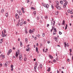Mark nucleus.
I'll return each instance as SVG.
<instances>
[{
    "label": "nucleus",
    "instance_id": "nucleus-7",
    "mask_svg": "<svg viewBox=\"0 0 73 73\" xmlns=\"http://www.w3.org/2000/svg\"><path fill=\"white\" fill-rule=\"evenodd\" d=\"M30 48L28 47V48H27V49L26 50V51H28V52H29L30 50Z\"/></svg>",
    "mask_w": 73,
    "mask_h": 73
},
{
    "label": "nucleus",
    "instance_id": "nucleus-11",
    "mask_svg": "<svg viewBox=\"0 0 73 73\" xmlns=\"http://www.w3.org/2000/svg\"><path fill=\"white\" fill-rule=\"evenodd\" d=\"M8 52L10 53H11V52H12V50L11 49H10L9 51H8Z\"/></svg>",
    "mask_w": 73,
    "mask_h": 73
},
{
    "label": "nucleus",
    "instance_id": "nucleus-34",
    "mask_svg": "<svg viewBox=\"0 0 73 73\" xmlns=\"http://www.w3.org/2000/svg\"><path fill=\"white\" fill-rule=\"evenodd\" d=\"M51 7L52 9H54V7H53V5H51Z\"/></svg>",
    "mask_w": 73,
    "mask_h": 73
},
{
    "label": "nucleus",
    "instance_id": "nucleus-31",
    "mask_svg": "<svg viewBox=\"0 0 73 73\" xmlns=\"http://www.w3.org/2000/svg\"><path fill=\"white\" fill-rule=\"evenodd\" d=\"M34 13L35 15H36V11H35L34 12Z\"/></svg>",
    "mask_w": 73,
    "mask_h": 73
},
{
    "label": "nucleus",
    "instance_id": "nucleus-35",
    "mask_svg": "<svg viewBox=\"0 0 73 73\" xmlns=\"http://www.w3.org/2000/svg\"><path fill=\"white\" fill-rule=\"evenodd\" d=\"M53 61L54 62H56V60L55 59H54L53 60Z\"/></svg>",
    "mask_w": 73,
    "mask_h": 73
},
{
    "label": "nucleus",
    "instance_id": "nucleus-53",
    "mask_svg": "<svg viewBox=\"0 0 73 73\" xmlns=\"http://www.w3.org/2000/svg\"><path fill=\"white\" fill-rule=\"evenodd\" d=\"M5 65L6 66H7V65H8V64H7V63H5Z\"/></svg>",
    "mask_w": 73,
    "mask_h": 73
},
{
    "label": "nucleus",
    "instance_id": "nucleus-61",
    "mask_svg": "<svg viewBox=\"0 0 73 73\" xmlns=\"http://www.w3.org/2000/svg\"><path fill=\"white\" fill-rule=\"evenodd\" d=\"M20 39L19 38L18 39V41H20Z\"/></svg>",
    "mask_w": 73,
    "mask_h": 73
},
{
    "label": "nucleus",
    "instance_id": "nucleus-28",
    "mask_svg": "<svg viewBox=\"0 0 73 73\" xmlns=\"http://www.w3.org/2000/svg\"><path fill=\"white\" fill-rule=\"evenodd\" d=\"M40 19V17H37V20H39V19Z\"/></svg>",
    "mask_w": 73,
    "mask_h": 73
},
{
    "label": "nucleus",
    "instance_id": "nucleus-8",
    "mask_svg": "<svg viewBox=\"0 0 73 73\" xmlns=\"http://www.w3.org/2000/svg\"><path fill=\"white\" fill-rule=\"evenodd\" d=\"M6 35L5 34H2L1 35V36L2 37H4Z\"/></svg>",
    "mask_w": 73,
    "mask_h": 73
},
{
    "label": "nucleus",
    "instance_id": "nucleus-62",
    "mask_svg": "<svg viewBox=\"0 0 73 73\" xmlns=\"http://www.w3.org/2000/svg\"><path fill=\"white\" fill-rule=\"evenodd\" d=\"M13 49L14 50H15V47H13Z\"/></svg>",
    "mask_w": 73,
    "mask_h": 73
},
{
    "label": "nucleus",
    "instance_id": "nucleus-55",
    "mask_svg": "<svg viewBox=\"0 0 73 73\" xmlns=\"http://www.w3.org/2000/svg\"><path fill=\"white\" fill-rule=\"evenodd\" d=\"M23 9H24V8L22 7L21 8V10H22V11H23Z\"/></svg>",
    "mask_w": 73,
    "mask_h": 73
},
{
    "label": "nucleus",
    "instance_id": "nucleus-39",
    "mask_svg": "<svg viewBox=\"0 0 73 73\" xmlns=\"http://www.w3.org/2000/svg\"><path fill=\"white\" fill-rule=\"evenodd\" d=\"M18 14H16L15 15V17H17V15H18Z\"/></svg>",
    "mask_w": 73,
    "mask_h": 73
},
{
    "label": "nucleus",
    "instance_id": "nucleus-32",
    "mask_svg": "<svg viewBox=\"0 0 73 73\" xmlns=\"http://www.w3.org/2000/svg\"><path fill=\"white\" fill-rule=\"evenodd\" d=\"M56 31H54L53 33V35H56Z\"/></svg>",
    "mask_w": 73,
    "mask_h": 73
},
{
    "label": "nucleus",
    "instance_id": "nucleus-57",
    "mask_svg": "<svg viewBox=\"0 0 73 73\" xmlns=\"http://www.w3.org/2000/svg\"><path fill=\"white\" fill-rule=\"evenodd\" d=\"M67 47H69V44L68 43H67Z\"/></svg>",
    "mask_w": 73,
    "mask_h": 73
},
{
    "label": "nucleus",
    "instance_id": "nucleus-56",
    "mask_svg": "<svg viewBox=\"0 0 73 73\" xmlns=\"http://www.w3.org/2000/svg\"><path fill=\"white\" fill-rule=\"evenodd\" d=\"M47 43L48 44H49V43H50V41H47Z\"/></svg>",
    "mask_w": 73,
    "mask_h": 73
},
{
    "label": "nucleus",
    "instance_id": "nucleus-17",
    "mask_svg": "<svg viewBox=\"0 0 73 73\" xmlns=\"http://www.w3.org/2000/svg\"><path fill=\"white\" fill-rule=\"evenodd\" d=\"M29 33H33V31L31 30H30L29 31Z\"/></svg>",
    "mask_w": 73,
    "mask_h": 73
},
{
    "label": "nucleus",
    "instance_id": "nucleus-15",
    "mask_svg": "<svg viewBox=\"0 0 73 73\" xmlns=\"http://www.w3.org/2000/svg\"><path fill=\"white\" fill-rule=\"evenodd\" d=\"M50 58H53V56L52 55H49V56Z\"/></svg>",
    "mask_w": 73,
    "mask_h": 73
},
{
    "label": "nucleus",
    "instance_id": "nucleus-22",
    "mask_svg": "<svg viewBox=\"0 0 73 73\" xmlns=\"http://www.w3.org/2000/svg\"><path fill=\"white\" fill-rule=\"evenodd\" d=\"M20 26H21L23 25V23L22 22L20 24Z\"/></svg>",
    "mask_w": 73,
    "mask_h": 73
},
{
    "label": "nucleus",
    "instance_id": "nucleus-59",
    "mask_svg": "<svg viewBox=\"0 0 73 73\" xmlns=\"http://www.w3.org/2000/svg\"><path fill=\"white\" fill-rule=\"evenodd\" d=\"M70 13L71 14H72V13H73V12H72V11H70Z\"/></svg>",
    "mask_w": 73,
    "mask_h": 73
},
{
    "label": "nucleus",
    "instance_id": "nucleus-44",
    "mask_svg": "<svg viewBox=\"0 0 73 73\" xmlns=\"http://www.w3.org/2000/svg\"><path fill=\"white\" fill-rule=\"evenodd\" d=\"M26 21H25L23 22V24H26Z\"/></svg>",
    "mask_w": 73,
    "mask_h": 73
},
{
    "label": "nucleus",
    "instance_id": "nucleus-43",
    "mask_svg": "<svg viewBox=\"0 0 73 73\" xmlns=\"http://www.w3.org/2000/svg\"><path fill=\"white\" fill-rule=\"evenodd\" d=\"M48 70L49 71H50V68H48Z\"/></svg>",
    "mask_w": 73,
    "mask_h": 73
},
{
    "label": "nucleus",
    "instance_id": "nucleus-30",
    "mask_svg": "<svg viewBox=\"0 0 73 73\" xmlns=\"http://www.w3.org/2000/svg\"><path fill=\"white\" fill-rule=\"evenodd\" d=\"M3 31H4V33L5 34V33H6V30H5V29H4L3 30Z\"/></svg>",
    "mask_w": 73,
    "mask_h": 73
},
{
    "label": "nucleus",
    "instance_id": "nucleus-38",
    "mask_svg": "<svg viewBox=\"0 0 73 73\" xmlns=\"http://www.w3.org/2000/svg\"><path fill=\"white\" fill-rule=\"evenodd\" d=\"M59 33L60 35H62V33L60 31H59Z\"/></svg>",
    "mask_w": 73,
    "mask_h": 73
},
{
    "label": "nucleus",
    "instance_id": "nucleus-20",
    "mask_svg": "<svg viewBox=\"0 0 73 73\" xmlns=\"http://www.w3.org/2000/svg\"><path fill=\"white\" fill-rule=\"evenodd\" d=\"M39 66L40 68H42V64H40Z\"/></svg>",
    "mask_w": 73,
    "mask_h": 73
},
{
    "label": "nucleus",
    "instance_id": "nucleus-24",
    "mask_svg": "<svg viewBox=\"0 0 73 73\" xmlns=\"http://www.w3.org/2000/svg\"><path fill=\"white\" fill-rule=\"evenodd\" d=\"M19 15H22V13H21V12L20 11H19Z\"/></svg>",
    "mask_w": 73,
    "mask_h": 73
},
{
    "label": "nucleus",
    "instance_id": "nucleus-37",
    "mask_svg": "<svg viewBox=\"0 0 73 73\" xmlns=\"http://www.w3.org/2000/svg\"><path fill=\"white\" fill-rule=\"evenodd\" d=\"M11 68H13V65H11Z\"/></svg>",
    "mask_w": 73,
    "mask_h": 73
},
{
    "label": "nucleus",
    "instance_id": "nucleus-6",
    "mask_svg": "<svg viewBox=\"0 0 73 73\" xmlns=\"http://www.w3.org/2000/svg\"><path fill=\"white\" fill-rule=\"evenodd\" d=\"M18 53H17V52H16V53L15 54V56L16 57H17H17H18Z\"/></svg>",
    "mask_w": 73,
    "mask_h": 73
},
{
    "label": "nucleus",
    "instance_id": "nucleus-36",
    "mask_svg": "<svg viewBox=\"0 0 73 73\" xmlns=\"http://www.w3.org/2000/svg\"><path fill=\"white\" fill-rule=\"evenodd\" d=\"M17 27H19V23L18 22V24L17 25Z\"/></svg>",
    "mask_w": 73,
    "mask_h": 73
},
{
    "label": "nucleus",
    "instance_id": "nucleus-2",
    "mask_svg": "<svg viewBox=\"0 0 73 73\" xmlns=\"http://www.w3.org/2000/svg\"><path fill=\"white\" fill-rule=\"evenodd\" d=\"M19 58L20 61H21V60H22V55H20Z\"/></svg>",
    "mask_w": 73,
    "mask_h": 73
},
{
    "label": "nucleus",
    "instance_id": "nucleus-52",
    "mask_svg": "<svg viewBox=\"0 0 73 73\" xmlns=\"http://www.w3.org/2000/svg\"><path fill=\"white\" fill-rule=\"evenodd\" d=\"M70 52H72V49L70 48Z\"/></svg>",
    "mask_w": 73,
    "mask_h": 73
},
{
    "label": "nucleus",
    "instance_id": "nucleus-13",
    "mask_svg": "<svg viewBox=\"0 0 73 73\" xmlns=\"http://www.w3.org/2000/svg\"><path fill=\"white\" fill-rule=\"evenodd\" d=\"M62 25H65V21L64 20L62 22Z\"/></svg>",
    "mask_w": 73,
    "mask_h": 73
},
{
    "label": "nucleus",
    "instance_id": "nucleus-9",
    "mask_svg": "<svg viewBox=\"0 0 73 73\" xmlns=\"http://www.w3.org/2000/svg\"><path fill=\"white\" fill-rule=\"evenodd\" d=\"M3 38H2L0 40V44H1V43H2V42H3Z\"/></svg>",
    "mask_w": 73,
    "mask_h": 73
},
{
    "label": "nucleus",
    "instance_id": "nucleus-50",
    "mask_svg": "<svg viewBox=\"0 0 73 73\" xmlns=\"http://www.w3.org/2000/svg\"><path fill=\"white\" fill-rule=\"evenodd\" d=\"M47 27H49V24H47Z\"/></svg>",
    "mask_w": 73,
    "mask_h": 73
},
{
    "label": "nucleus",
    "instance_id": "nucleus-14",
    "mask_svg": "<svg viewBox=\"0 0 73 73\" xmlns=\"http://www.w3.org/2000/svg\"><path fill=\"white\" fill-rule=\"evenodd\" d=\"M55 14L56 15H58V11H57L55 13Z\"/></svg>",
    "mask_w": 73,
    "mask_h": 73
},
{
    "label": "nucleus",
    "instance_id": "nucleus-41",
    "mask_svg": "<svg viewBox=\"0 0 73 73\" xmlns=\"http://www.w3.org/2000/svg\"><path fill=\"white\" fill-rule=\"evenodd\" d=\"M32 31L33 32H35V29H32Z\"/></svg>",
    "mask_w": 73,
    "mask_h": 73
},
{
    "label": "nucleus",
    "instance_id": "nucleus-51",
    "mask_svg": "<svg viewBox=\"0 0 73 73\" xmlns=\"http://www.w3.org/2000/svg\"><path fill=\"white\" fill-rule=\"evenodd\" d=\"M29 2V0H27V3H28Z\"/></svg>",
    "mask_w": 73,
    "mask_h": 73
},
{
    "label": "nucleus",
    "instance_id": "nucleus-26",
    "mask_svg": "<svg viewBox=\"0 0 73 73\" xmlns=\"http://www.w3.org/2000/svg\"><path fill=\"white\" fill-rule=\"evenodd\" d=\"M64 4H65V5H66L68 4V2H67V1H66Z\"/></svg>",
    "mask_w": 73,
    "mask_h": 73
},
{
    "label": "nucleus",
    "instance_id": "nucleus-40",
    "mask_svg": "<svg viewBox=\"0 0 73 73\" xmlns=\"http://www.w3.org/2000/svg\"><path fill=\"white\" fill-rule=\"evenodd\" d=\"M35 66H37V62H36L35 63Z\"/></svg>",
    "mask_w": 73,
    "mask_h": 73
},
{
    "label": "nucleus",
    "instance_id": "nucleus-1",
    "mask_svg": "<svg viewBox=\"0 0 73 73\" xmlns=\"http://www.w3.org/2000/svg\"><path fill=\"white\" fill-rule=\"evenodd\" d=\"M43 6H44V7L45 8H47V9L48 8H49V5H48V4L44 5H43Z\"/></svg>",
    "mask_w": 73,
    "mask_h": 73
},
{
    "label": "nucleus",
    "instance_id": "nucleus-18",
    "mask_svg": "<svg viewBox=\"0 0 73 73\" xmlns=\"http://www.w3.org/2000/svg\"><path fill=\"white\" fill-rule=\"evenodd\" d=\"M57 9H61V7H60V6H58V7H57Z\"/></svg>",
    "mask_w": 73,
    "mask_h": 73
},
{
    "label": "nucleus",
    "instance_id": "nucleus-60",
    "mask_svg": "<svg viewBox=\"0 0 73 73\" xmlns=\"http://www.w3.org/2000/svg\"><path fill=\"white\" fill-rule=\"evenodd\" d=\"M70 61V60L69 59H67V61Z\"/></svg>",
    "mask_w": 73,
    "mask_h": 73
},
{
    "label": "nucleus",
    "instance_id": "nucleus-5",
    "mask_svg": "<svg viewBox=\"0 0 73 73\" xmlns=\"http://www.w3.org/2000/svg\"><path fill=\"white\" fill-rule=\"evenodd\" d=\"M36 68H37V66H35L34 67V71L35 72H37V71L36 70Z\"/></svg>",
    "mask_w": 73,
    "mask_h": 73
},
{
    "label": "nucleus",
    "instance_id": "nucleus-63",
    "mask_svg": "<svg viewBox=\"0 0 73 73\" xmlns=\"http://www.w3.org/2000/svg\"><path fill=\"white\" fill-rule=\"evenodd\" d=\"M64 45V47H66V44Z\"/></svg>",
    "mask_w": 73,
    "mask_h": 73
},
{
    "label": "nucleus",
    "instance_id": "nucleus-10",
    "mask_svg": "<svg viewBox=\"0 0 73 73\" xmlns=\"http://www.w3.org/2000/svg\"><path fill=\"white\" fill-rule=\"evenodd\" d=\"M54 40L56 41H58V39H57V37H55L54 38Z\"/></svg>",
    "mask_w": 73,
    "mask_h": 73
},
{
    "label": "nucleus",
    "instance_id": "nucleus-19",
    "mask_svg": "<svg viewBox=\"0 0 73 73\" xmlns=\"http://www.w3.org/2000/svg\"><path fill=\"white\" fill-rule=\"evenodd\" d=\"M38 50V47H36V52H37V51Z\"/></svg>",
    "mask_w": 73,
    "mask_h": 73
},
{
    "label": "nucleus",
    "instance_id": "nucleus-33",
    "mask_svg": "<svg viewBox=\"0 0 73 73\" xmlns=\"http://www.w3.org/2000/svg\"><path fill=\"white\" fill-rule=\"evenodd\" d=\"M25 40L26 41L25 42H28V39H27V38H26L25 39Z\"/></svg>",
    "mask_w": 73,
    "mask_h": 73
},
{
    "label": "nucleus",
    "instance_id": "nucleus-47",
    "mask_svg": "<svg viewBox=\"0 0 73 73\" xmlns=\"http://www.w3.org/2000/svg\"><path fill=\"white\" fill-rule=\"evenodd\" d=\"M19 18H20V16H19V15H18V17L16 19H19Z\"/></svg>",
    "mask_w": 73,
    "mask_h": 73
},
{
    "label": "nucleus",
    "instance_id": "nucleus-27",
    "mask_svg": "<svg viewBox=\"0 0 73 73\" xmlns=\"http://www.w3.org/2000/svg\"><path fill=\"white\" fill-rule=\"evenodd\" d=\"M57 3H56V5H57V6H58V5H59V3L58 2V1H57Z\"/></svg>",
    "mask_w": 73,
    "mask_h": 73
},
{
    "label": "nucleus",
    "instance_id": "nucleus-48",
    "mask_svg": "<svg viewBox=\"0 0 73 73\" xmlns=\"http://www.w3.org/2000/svg\"><path fill=\"white\" fill-rule=\"evenodd\" d=\"M0 65H1V66H2L3 64H2L1 63H0Z\"/></svg>",
    "mask_w": 73,
    "mask_h": 73
},
{
    "label": "nucleus",
    "instance_id": "nucleus-25",
    "mask_svg": "<svg viewBox=\"0 0 73 73\" xmlns=\"http://www.w3.org/2000/svg\"><path fill=\"white\" fill-rule=\"evenodd\" d=\"M5 15L6 17H7L8 16V13H6Z\"/></svg>",
    "mask_w": 73,
    "mask_h": 73
},
{
    "label": "nucleus",
    "instance_id": "nucleus-16",
    "mask_svg": "<svg viewBox=\"0 0 73 73\" xmlns=\"http://www.w3.org/2000/svg\"><path fill=\"white\" fill-rule=\"evenodd\" d=\"M4 9H2V10H1V13H4Z\"/></svg>",
    "mask_w": 73,
    "mask_h": 73
},
{
    "label": "nucleus",
    "instance_id": "nucleus-64",
    "mask_svg": "<svg viewBox=\"0 0 73 73\" xmlns=\"http://www.w3.org/2000/svg\"><path fill=\"white\" fill-rule=\"evenodd\" d=\"M58 24L59 25V26H60V23H58Z\"/></svg>",
    "mask_w": 73,
    "mask_h": 73
},
{
    "label": "nucleus",
    "instance_id": "nucleus-3",
    "mask_svg": "<svg viewBox=\"0 0 73 73\" xmlns=\"http://www.w3.org/2000/svg\"><path fill=\"white\" fill-rule=\"evenodd\" d=\"M27 27H26L25 28V32L26 33H28V32L27 31Z\"/></svg>",
    "mask_w": 73,
    "mask_h": 73
},
{
    "label": "nucleus",
    "instance_id": "nucleus-29",
    "mask_svg": "<svg viewBox=\"0 0 73 73\" xmlns=\"http://www.w3.org/2000/svg\"><path fill=\"white\" fill-rule=\"evenodd\" d=\"M70 12V11L68 9V11H67V12L68 13H69Z\"/></svg>",
    "mask_w": 73,
    "mask_h": 73
},
{
    "label": "nucleus",
    "instance_id": "nucleus-21",
    "mask_svg": "<svg viewBox=\"0 0 73 73\" xmlns=\"http://www.w3.org/2000/svg\"><path fill=\"white\" fill-rule=\"evenodd\" d=\"M20 46H23V44H22V42H21V41L20 42Z\"/></svg>",
    "mask_w": 73,
    "mask_h": 73
},
{
    "label": "nucleus",
    "instance_id": "nucleus-23",
    "mask_svg": "<svg viewBox=\"0 0 73 73\" xmlns=\"http://www.w3.org/2000/svg\"><path fill=\"white\" fill-rule=\"evenodd\" d=\"M60 3H61V4H63V1H60Z\"/></svg>",
    "mask_w": 73,
    "mask_h": 73
},
{
    "label": "nucleus",
    "instance_id": "nucleus-42",
    "mask_svg": "<svg viewBox=\"0 0 73 73\" xmlns=\"http://www.w3.org/2000/svg\"><path fill=\"white\" fill-rule=\"evenodd\" d=\"M42 36L43 37H44V36H45V34L44 33L42 34Z\"/></svg>",
    "mask_w": 73,
    "mask_h": 73
},
{
    "label": "nucleus",
    "instance_id": "nucleus-12",
    "mask_svg": "<svg viewBox=\"0 0 73 73\" xmlns=\"http://www.w3.org/2000/svg\"><path fill=\"white\" fill-rule=\"evenodd\" d=\"M24 61H27V58L26 57L24 58Z\"/></svg>",
    "mask_w": 73,
    "mask_h": 73
},
{
    "label": "nucleus",
    "instance_id": "nucleus-49",
    "mask_svg": "<svg viewBox=\"0 0 73 73\" xmlns=\"http://www.w3.org/2000/svg\"><path fill=\"white\" fill-rule=\"evenodd\" d=\"M11 71H13V68H11Z\"/></svg>",
    "mask_w": 73,
    "mask_h": 73
},
{
    "label": "nucleus",
    "instance_id": "nucleus-46",
    "mask_svg": "<svg viewBox=\"0 0 73 73\" xmlns=\"http://www.w3.org/2000/svg\"><path fill=\"white\" fill-rule=\"evenodd\" d=\"M17 52H18L17 53H18V54H19V53H20V50H17Z\"/></svg>",
    "mask_w": 73,
    "mask_h": 73
},
{
    "label": "nucleus",
    "instance_id": "nucleus-54",
    "mask_svg": "<svg viewBox=\"0 0 73 73\" xmlns=\"http://www.w3.org/2000/svg\"><path fill=\"white\" fill-rule=\"evenodd\" d=\"M37 37H39L40 36V35L39 34H38L37 35Z\"/></svg>",
    "mask_w": 73,
    "mask_h": 73
},
{
    "label": "nucleus",
    "instance_id": "nucleus-58",
    "mask_svg": "<svg viewBox=\"0 0 73 73\" xmlns=\"http://www.w3.org/2000/svg\"><path fill=\"white\" fill-rule=\"evenodd\" d=\"M34 38H35V40H36V39H37V38L36 37H35Z\"/></svg>",
    "mask_w": 73,
    "mask_h": 73
},
{
    "label": "nucleus",
    "instance_id": "nucleus-45",
    "mask_svg": "<svg viewBox=\"0 0 73 73\" xmlns=\"http://www.w3.org/2000/svg\"><path fill=\"white\" fill-rule=\"evenodd\" d=\"M45 19H48V17L47 16H45Z\"/></svg>",
    "mask_w": 73,
    "mask_h": 73
},
{
    "label": "nucleus",
    "instance_id": "nucleus-4",
    "mask_svg": "<svg viewBox=\"0 0 73 73\" xmlns=\"http://www.w3.org/2000/svg\"><path fill=\"white\" fill-rule=\"evenodd\" d=\"M1 56L3 58H5V55H4V54H1Z\"/></svg>",
    "mask_w": 73,
    "mask_h": 73
}]
</instances>
